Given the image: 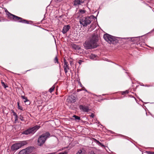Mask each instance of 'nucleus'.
Wrapping results in <instances>:
<instances>
[{
    "mask_svg": "<svg viewBox=\"0 0 154 154\" xmlns=\"http://www.w3.org/2000/svg\"><path fill=\"white\" fill-rule=\"evenodd\" d=\"M98 37L95 35L93 36L89 41H86L83 45L86 49H90L96 48L98 46L97 42Z\"/></svg>",
    "mask_w": 154,
    "mask_h": 154,
    "instance_id": "obj_1",
    "label": "nucleus"
},
{
    "mask_svg": "<svg viewBox=\"0 0 154 154\" xmlns=\"http://www.w3.org/2000/svg\"><path fill=\"white\" fill-rule=\"evenodd\" d=\"M7 15L9 17L15 21L24 23H29L28 22L27 20L23 19L22 18L13 14L9 12H8Z\"/></svg>",
    "mask_w": 154,
    "mask_h": 154,
    "instance_id": "obj_2",
    "label": "nucleus"
},
{
    "mask_svg": "<svg viewBox=\"0 0 154 154\" xmlns=\"http://www.w3.org/2000/svg\"><path fill=\"white\" fill-rule=\"evenodd\" d=\"M49 135V133L47 132L39 136L38 140V145L39 146H42L45 142L47 139Z\"/></svg>",
    "mask_w": 154,
    "mask_h": 154,
    "instance_id": "obj_3",
    "label": "nucleus"
},
{
    "mask_svg": "<svg viewBox=\"0 0 154 154\" xmlns=\"http://www.w3.org/2000/svg\"><path fill=\"white\" fill-rule=\"evenodd\" d=\"M92 19V17H82L80 20V23L84 26H86L91 23Z\"/></svg>",
    "mask_w": 154,
    "mask_h": 154,
    "instance_id": "obj_4",
    "label": "nucleus"
},
{
    "mask_svg": "<svg viewBox=\"0 0 154 154\" xmlns=\"http://www.w3.org/2000/svg\"><path fill=\"white\" fill-rule=\"evenodd\" d=\"M27 143L26 141H20L18 143L13 144L11 146V149L12 150H16L26 145Z\"/></svg>",
    "mask_w": 154,
    "mask_h": 154,
    "instance_id": "obj_5",
    "label": "nucleus"
},
{
    "mask_svg": "<svg viewBox=\"0 0 154 154\" xmlns=\"http://www.w3.org/2000/svg\"><path fill=\"white\" fill-rule=\"evenodd\" d=\"M39 128L40 126H39L38 125H36L33 127L29 128L27 130L24 131L22 132V134L26 135H28L31 134H33Z\"/></svg>",
    "mask_w": 154,
    "mask_h": 154,
    "instance_id": "obj_6",
    "label": "nucleus"
},
{
    "mask_svg": "<svg viewBox=\"0 0 154 154\" xmlns=\"http://www.w3.org/2000/svg\"><path fill=\"white\" fill-rule=\"evenodd\" d=\"M103 38L109 44L113 43L114 41V38L112 36L107 34H105Z\"/></svg>",
    "mask_w": 154,
    "mask_h": 154,
    "instance_id": "obj_7",
    "label": "nucleus"
},
{
    "mask_svg": "<svg viewBox=\"0 0 154 154\" xmlns=\"http://www.w3.org/2000/svg\"><path fill=\"white\" fill-rule=\"evenodd\" d=\"M32 147L31 146L28 147L20 151L18 154H29L32 152Z\"/></svg>",
    "mask_w": 154,
    "mask_h": 154,
    "instance_id": "obj_8",
    "label": "nucleus"
},
{
    "mask_svg": "<svg viewBox=\"0 0 154 154\" xmlns=\"http://www.w3.org/2000/svg\"><path fill=\"white\" fill-rule=\"evenodd\" d=\"M67 100L69 102L74 103L76 101V98L73 95H71L68 97Z\"/></svg>",
    "mask_w": 154,
    "mask_h": 154,
    "instance_id": "obj_9",
    "label": "nucleus"
},
{
    "mask_svg": "<svg viewBox=\"0 0 154 154\" xmlns=\"http://www.w3.org/2000/svg\"><path fill=\"white\" fill-rule=\"evenodd\" d=\"M64 65L63 66L64 69L65 73H66L68 72V70L69 69V64H68V62L66 60L64 59Z\"/></svg>",
    "mask_w": 154,
    "mask_h": 154,
    "instance_id": "obj_10",
    "label": "nucleus"
},
{
    "mask_svg": "<svg viewBox=\"0 0 154 154\" xmlns=\"http://www.w3.org/2000/svg\"><path fill=\"white\" fill-rule=\"evenodd\" d=\"M70 28V26L69 25H66L64 26L62 32L63 33L65 34L66 33Z\"/></svg>",
    "mask_w": 154,
    "mask_h": 154,
    "instance_id": "obj_11",
    "label": "nucleus"
},
{
    "mask_svg": "<svg viewBox=\"0 0 154 154\" xmlns=\"http://www.w3.org/2000/svg\"><path fill=\"white\" fill-rule=\"evenodd\" d=\"M79 108L81 109L83 111L88 112L89 109L88 107L87 106H83L82 105H80L79 106Z\"/></svg>",
    "mask_w": 154,
    "mask_h": 154,
    "instance_id": "obj_12",
    "label": "nucleus"
},
{
    "mask_svg": "<svg viewBox=\"0 0 154 154\" xmlns=\"http://www.w3.org/2000/svg\"><path fill=\"white\" fill-rule=\"evenodd\" d=\"M83 3L82 0H75L74 4L75 5H79Z\"/></svg>",
    "mask_w": 154,
    "mask_h": 154,
    "instance_id": "obj_13",
    "label": "nucleus"
},
{
    "mask_svg": "<svg viewBox=\"0 0 154 154\" xmlns=\"http://www.w3.org/2000/svg\"><path fill=\"white\" fill-rule=\"evenodd\" d=\"M72 48L75 50H79L81 49V48L80 47L77 45H76L73 44L72 45Z\"/></svg>",
    "mask_w": 154,
    "mask_h": 154,
    "instance_id": "obj_14",
    "label": "nucleus"
},
{
    "mask_svg": "<svg viewBox=\"0 0 154 154\" xmlns=\"http://www.w3.org/2000/svg\"><path fill=\"white\" fill-rule=\"evenodd\" d=\"M11 112L12 113H13V115L15 117V121H17V116L16 112H15L14 111L12 110Z\"/></svg>",
    "mask_w": 154,
    "mask_h": 154,
    "instance_id": "obj_15",
    "label": "nucleus"
},
{
    "mask_svg": "<svg viewBox=\"0 0 154 154\" xmlns=\"http://www.w3.org/2000/svg\"><path fill=\"white\" fill-rule=\"evenodd\" d=\"M76 154H85L84 150L83 149H80L78 151Z\"/></svg>",
    "mask_w": 154,
    "mask_h": 154,
    "instance_id": "obj_16",
    "label": "nucleus"
},
{
    "mask_svg": "<svg viewBox=\"0 0 154 154\" xmlns=\"http://www.w3.org/2000/svg\"><path fill=\"white\" fill-rule=\"evenodd\" d=\"M21 98L23 99L24 100V102L25 103L28 101L26 97H25L24 96H21Z\"/></svg>",
    "mask_w": 154,
    "mask_h": 154,
    "instance_id": "obj_17",
    "label": "nucleus"
},
{
    "mask_svg": "<svg viewBox=\"0 0 154 154\" xmlns=\"http://www.w3.org/2000/svg\"><path fill=\"white\" fill-rule=\"evenodd\" d=\"M55 86H53L51 88H50L49 91L50 93H51L55 89Z\"/></svg>",
    "mask_w": 154,
    "mask_h": 154,
    "instance_id": "obj_18",
    "label": "nucleus"
},
{
    "mask_svg": "<svg viewBox=\"0 0 154 154\" xmlns=\"http://www.w3.org/2000/svg\"><path fill=\"white\" fill-rule=\"evenodd\" d=\"M73 117L75 119L79 120L80 119V117H79L78 116H76V115H74L73 116Z\"/></svg>",
    "mask_w": 154,
    "mask_h": 154,
    "instance_id": "obj_19",
    "label": "nucleus"
},
{
    "mask_svg": "<svg viewBox=\"0 0 154 154\" xmlns=\"http://www.w3.org/2000/svg\"><path fill=\"white\" fill-rule=\"evenodd\" d=\"M54 61L55 63H58V60L57 57H56L54 59Z\"/></svg>",
    "mask_w": 154,
    "mask_h": 154,
    "instance_id": "obj_20",
    "label": "nucleus"
},
{
    "mask_svg": "<svg viewBox=\"0 0 154 154\" xmlns=\"http://www.w3.org/2000/svg\"><path fill=\"white\" fill-rule=\"evenodd\" d=\"M17 103L18 109L21 110H23L22 107L21 106H20L19 105V103L17 102Z\"/></svg>",
    "mask_w": 154,
    "mask_h": 154,
    "instance_id": "obj_21",
    "label": "nucleus"
},
{
    "mask_svg": "<svg viewBox=\"0 0 154 154\" xmlns=\"http://www.w3.org/2000/svg\"><path fill=\"white\" fill-rule=\"evenodd\" d=\"M1 84L5 88H6L7 87V86H6V85H5V83L3 82H1Z\"/></svg>",
    "mask_w": 154,
    "mask_h": 154,
    "instance_id": "obj_22",
    "label": "nucleus"
},
{
    "mask_svg": "<svg viewBox=\"0 0 154 154\" xmlns=\"http://www.w3.org/2000/svg\"><path fill=\"white\" fill-rule=\"evenodd\" d=\"M79 11L80 13H81L82 14H84L85 12V11L83 10H80Z\"/></svg>",
    "mask_w": 154,
    "mask_h": 154,
    "instance_id": "obj_23",
    "label": "nucleus"
},
{
    "mask_svg": "<svg viewBox=\"0 0 154 154\" xmlns=\"http://www.w3.org/2000/svg\"><path fill=\"white\" fill-rule=\"evenodd\" d=\"M96 140V142H97V143H98V144H99V145H100H100L101 144H102V143H100L99 141L97 140Z\"/></svg>",
    "mask_w": 154,
    "mask_h": 154,
    "instance_id": "obj_24",
    "label": "nucleus"
},
{
    "mask_svg": "<svg viewBox=\"0 0 154 154\" xmlns=\"http://www.w3.org/2000/svg\"><path fill=\"white\" fill-rule=\"evenodd\" d=\"M20 119L21 120V121H24L23 117L21 116H20Z\"/></svg>",
    "mask_w": 154,
    "mask_h": 154,
    "instance_id": "obj_25",
    "label": "nucleus"
},
{
    "mask_svg": "<svg viewBox=\"0 0 154 154\" xmlns=\"http://www.w3.org/2000/svg\"><path fill=\"white\" fill-rule=\"evenodd\" d=\"M83 62V61L82 60H80L79 61L78 63L79 64H81Z\"/></svg>",
    "mask_w": 154,
    "mask_h": 154,
    "instance_id": "obj_26",
    "label": "nucleus"
},
{
    "mask_svg": "<svg viewBox=\"0 0 154 154\" xmlns=\"http://www.w3.org/2000/svg\"><path fill=\"white\" fill-rule=\"evenodd\" d=\"M94 115L93 113H92L91 115H90V116L92 118H93L94 117Z\"/></svg>",
    "mask_w": 154,
    "mask_h": 154,
    "instance_id": "obj_27",
    "label": "nucleus"
},
{
    "mask_svg": "<svg viewBox=\"0 0 154 154\" xmlns=\"http://www.w3.org/2000/svg\"><path fill=\"white\" fill-rule=\"evenodd\" d=\"M147 152V153H149V154H151V153H152V152H149V151H146Z\"/></svg>",
    "mask_w": 154,
    "mask_h": 154,
    "instance_id": "obj_28",
    "label": "nucleus"
},
{
    "mask_svg": "<svg viewBox=\"0 0 154 154\" xmlns=\"http://www.w3.org/2000/svg\"><path fill=\"white\" fill-rule=\"evenodd\" d=\"M100 146H102V147H104V146L103 144H102H102H101V145H100Z\"/></svg>",
    "mask_w": 154,
    "mask_h": 154,
    "instance_id": "obj_29",
    "label": "nucleus"
},
{
    "mask_svg": "<svg viewBox=\"0 0 154 154\" xmlns=\"http://www.w3.org/2000/svg\"><path fill=\"white\" fill-rule=\"evenodd\" d=\"M90 154H95V153L94 152H92Z\"/></svg>",
    "mask_w": 154,
    "mask_h": 154,
    "instance_id": "obj_30",
    "label": "nucleus"
},
{
    "mask_svg": "<svg viewBox=\"0 0 154 154\" xmlns=\"http://www.w3.org/2000/svg\"><path fill=\"white\" fill-rule=\"evenodd\" d=\"M151 154H154V152H152V153H151Z\"/></svg>",
    "mask_w": 154,
    "mask_h": 154,
    "instance_id": "obj_31",
    "label": "nucleus"
}]
</instances>
